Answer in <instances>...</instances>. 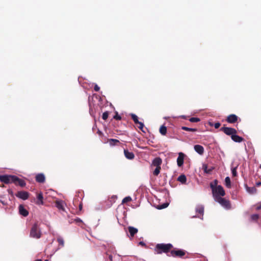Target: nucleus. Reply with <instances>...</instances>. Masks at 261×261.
Here are the masks:
<instances>
[{"instance_id": "31", "label": "nucleus", "mask_w": 261, "mask_h": 261, "mask_svg": "<svg viewBox=\"0 0 261 261\" xmlns=\"http://www.w3.org/2000/svg\"><path fill=\"white\" fill-rule=\"evenodd\" d=\"M169 205L168 203H164L163 204L158 205L157 208L159 210L163 209L167 207Z\"/></svg>"}, {"instance_id": "5", "label": "nucleus", "mask_w": 261, "mask_h": 261, "mask_svg": "<svg viewBox=\"0 0 261 261\" xmlns=\"http://www.w3.org/2000/svg\"><path fill=\"white\" fill-rule=\"evenodd\" d=\"M186 251L182 249H171L170 254H167V256L181 258L186 254Z\"/></svg>"}, {"instance_id": "30", "label": "nucleus", "mask_w": 261, "mask_h": 261, "mask_svg": "<svg viewBox=\"0 0 261 261\" xmlns=\"http://www.w3.org/2000/svg\"><path fill=\"white\" fill-rule=\"evenodd\" d=\"M189 121L192 123L198 122L200 121V119L197 117H191L189 119Z\"/></svg>"}, {"instance_id": "1", "label": "nucleus", "mask_w": 261, "mask_h": 261, "mask_svg": "<svg viewBox=\"0 0 261 261\" xmlns=\"http://www.w3.org/2000/svg\"><path fill=\"white\" fill-rule=\"evenodd\" d=\"M0 181L5 184H14L16 186L23 187L25 186V181L17 176L13 175H0Z\"/></svg>"}, {"instance_id": "25", "label": "nucleus", "mask_w": 261, "mask_h": 261, "mask_svg": "<svg viewBox=\"0 0 261 261\" xmlns=\"http://www.w3.org/2000/svg\"><path fill=\"white\" fill-rule=\"evenodd\" d=\"M202 168L206 173H211V172L213 170V168H208L207 166L206 165H203L202 166Z\"/></svg>"}, {"instance_id": "3", "label": "nucleus", "mask_w": 261, "mask_h": 261, "mask_svg": "<svg viewBox=\"0 0 261 261\" xmlns=\"http://www.w3.org/2000/svg\"><path fill=\"white\" fill-rule=\"evenodd\" d=\"M173 248L172 244L170 243L157 244L154 248V251L157 254H162L163 253L170 254L171 249Z\"/></svg>"}, {"instance_id": "8", "label": "nucleus", "mask_w": 261, "mask_h": 261, "mask_svg": "<svg viewBox=\"0 0 261 261\" xmlns=\"http://www.w3.org/2000/svg\"><path fill=\"white\" fill-rule=\"evenodd\" d=\"M16 196L22 200H26L29 197V193L26 191H19L16 194Z\"/></svg>"}, {"instance_id": "12", "label": "nucleus", "mask_w": 261, "mask_h": 261, "mask_svg": "<svg viewBox=\"0 0 261 261\" xmlns=\"http://www.w3.org/2000/svg\"><path fill=\"white\" fill-rule=\"evenodd\" d=\"M185 154L182 152L178 153V156L177 159V164L178 167H181L183 165Z\"/></svg>"}, {"instance_id": "29", "label": "nucleus", "mask_w": 261, "mask_h": 261, "mask_svg": "<svg viewBox=\"0 0 261 261\" xmlns=\"http://www.w3.org/2000/svg\"><path fill=\"white\" fill-rule=\"evenodd\" d=\"M132 200V198L130 196H127V197H125L122 200V204L125 203H127L128 202L131 201Z\"/></svg>"}, {"instance_id": "48", "label": "nucleus", "mask_w": 261, "mask_h": 261, "mask_svg": "<svg viewBox=\"0 0 261 261\" xmlns=\"http://www.w3.org/2000/svg\"><path fill=\"white\" fill-rule=\"evenodd\" d=\"M97 134H98V135H102V133L101 131H100L99 130H98L97 131Z\"/></svg>"}, {"instance_id": "17", "label": "nucleus", "mask_w": 261, "mask_h": 261, "mask_svg": "<svg viewBox=\"0 0 261 261\" xmlns=\"http://www.w3.org/2000/svg\"><path fill=\"white\" fill-rule=\"evenodd\" d=\"M194 150L196 152H197L198 154L202 155L204 153V148L202 146L200 145H195L194 146Z\"/></svg>"}, {"instance_id": "21", "label": "nucleus", "mask_w": 261, "mask_h": 261, "mask_svg": "<svg viewBox=\"0 0 261 261\" xmlns=\"http://www.w3.org/2000/svg\"><path fill=\"white\" fill-rule=\"evenodd\" d=\"M177 180L182 184H186L187 177L184 174H181L178 176Z\"/></svg>"}, {"instance_id": "24", "label": "nucleus", "mask_w": 261, "mask_h": 261, "mask_svg": "<svg viewBox=\"0 0 261 261\" xmlns=\"http://www.w3.org/2000/svg\"><path fill=\"white\" fill-rule=\"evenodd\" d=\"M181 129L186 131H190L195 132L197 131V129L195 128H190L187 126H181Z\"/></svg>"}, {"instance_id": "41", "label": "nucleus", "mask_w": 261, "mask_h": 261, "mask_svg": "<svg viewBox=\"0 0 261 261\" xmlns=\"http://www.w3.org/2000/svg\"><path fill=\"white\" fill-rule=\"evenodd\" d=\"M256 209L257 210H261V202L258 203L257 204V206H256Z\"/></svg>"}, {"instance_id": "9", "label": "nucleus", "mask_w": 261, "mask_h": 261, "mask_svg": "<svg viewBox=\"0 0 261 261\" xmlns=\"http://www.w3.org/2000/svg\"><path fill=\"white\" fill-rule=\"evenodd\" d=\"M239 117L235 114H230L228 115L226 121L229 123H234L237 122Z\"/></svg>"}, {"instance_id": "36", "label": "nucleus", "mask_w": 261, "mask_h": 261, "mask_svg": "<svg viewBox=\"0 0 261 261\" xmlns=\"http://www.w3.org/2000/svg\"><path fill=\"white\" fill-rule=\"evenodd\" d=\"M251 217L252 220L256 221L259 218V215L258 214H253L251 215Z\"/></svg>"}, {"instance_id": "32", "label": "nucleus", "mask_w": 261, "mask_h": 261, "mask_svg": "<svg viewBox=\"0 0 261 261\" xmlns=\"http://www.w3.org/2000/svg\"><path fill=\"white\" fill-rule=\"evenodd\" d=\"M161 167H157L153 171V174L155 176L159 175L160 172Z\"/></svg>"}, {"instance_id": "37", "label": "nucleus", "mask_w": 261, "mask_h": 261, "mask_svg": "<svg viewBox=\"0 0 261 261\" xmlns=\"http://www.w3.org/2000/svg\"><path fill=\"white\" fill-rule=\"evenodd\" d=\"M232 176L234 177H235L237 175V168H233L232 169Z\"/></svg>"}, {"instance_id": "46", "label": "nucleus", "mask_w": 261, "mask_h": 261, "mask_svg": "<svg viewBox=\"0 0 261 261\" xmlns=\"http://www.w3.org/2000/svg\"><path fill=\"white\" fill-rule=\"evenodd\" d=\"M75 221L76 222H82L81 219H80V218L75 219Z\"/></svg>"}, {"instance_id": "6", "label": "nucleus", "mask_w": 261, "mask_h": 261, "mask_svg": "<svg viewBox=\"0 0 261 261\" xmlns=\"http://www.w3.org/2000/svg\"><path fill=\"white\" fill-rule=\"evenodd\" d=\"M220 130L223 132L227 136L231 137L234 134H237V130L232 127L223 126L221 127Z\"/></svg>"}, {"instance_id": "40", "label": "nucleus", "mask_w": 261, "mask_h": 261, "mask_svg": "<svg viewBox=\"0 0 261 261\" xmlns=\"http://www.w3.org/2000/svg\"><path fill=\"white\" fill-rule=\"evenodd\" d=\"M100 89V88L98 87V86L97 85H95L94 87V90L96 91V92H98Z\"/></svg>"}, {"instance_id": "42", "label": "nucleus", "mask_w": 261, "mask_h": 261, "mask_svg": "<svg viewBox=\"0 0 261 261\" xmlns=\"http://www.w3.org/2000/svg\"><path fill=\"white\" fill-rule=\"evenodd\" d=\"M0 202L4 205H7V202L5 200H4L3 199H0Z\"/></svg>"}, {"instance_id": "23", "label": "nucleus", "mask_w": 261, "mask_h": 261, "mask_svg": "<svg viewBox=\"0 0 261 261\" xmlns=\"http://www.w3.org/2000/svg\"><path fill=\"white\" fill-rule=\"evenodd\" d=\"M160 133L162 135H165L167 133V127L165 125H162L160 128Z\"/></svg>"}, {"instance_id": "38", "label": "nucleus", "mask_w": 261, "mask_h": 261, "mask_svg": "<svg viewBox=\"0 0 261 261\" xmlns=\"http://www.w3.org/2000/svg\"><path fill=\"white\" fill-rule=\"evenodd\" d=\"M113 118L116 120H121V117L119 116L117 113L116 115L113 117Z\"/></svg>"}, {"instance_id": "19", "label": "nucleus", "mask_w": 261, "mask_h": 261, "mask_svg": "<svg viewBox=\"0 0 261 261\" xmlns=\"http://www.w3.org/2000/svg\"><path fill=\"white\" fill-rule=\"evenodd\" d=\"M231 139L235 142L240 143L244 141V138L234 134L231 137Z\"/></svg>"}, {"instance_id": "15", "label": "nucleus", "mask_w": 261, "mask_h": 261, "mask_svg": "<svg viewBox=\"0 0 261 261\" xmlns=\"http://www.w3.org/2000/svg\"><path fill=\"white\" fill-rule=\"evenodd\" d=\"M19 213L21 215L24 217H27L29 215V212L24 207L23 205H20L19 206Z\"/></svg>"}, {"instance_id": "45", "label": "nucleus", "mask_w": 261, "mask_h": 261, "mask_svg": "<svg viewBox=\"0 0 261 261\" xmlns=\"http://www.w3.org/2000/svg\"><path fill=\"white\" fill-rule=\"evenodd\" d=\"M261 186V181L260 182H257L256 183V186L257 187H259Z\"/></svg>"}, {"instance_id": "14", "label": "nucleus", "mask_w": 261, "mask_h": 261, "mask_svg": "<svg viewBox=\"0 0 261 261\" xmlns=\"http://www.w3.org/2000/svg\"><path fill=\"white\" fill-rule=\"evenodd\" d=\"M127 229L130 234V238H133L135 234H136L138 231L137 228L133 226H128L127 227Z\"/></svg>"}, {"instance_id": "43", "label": "nucleus", "mask_w": 261, "mask_h": 261, "mask_svg": "<svg viewBox=\"0 0 261 261\" xmlns=\"http://www.w3.org/2000/svg\"><path fill=\"white\" fill-rule=\"evenodd\" d=\"M82 208H83L82 203H80V204H79V210L80 211H82Z\"/></svg>"}, {"instance_id": "33", "label": "nucleus", "mask_w": 261, "mask_h": 261, "mask_svg": "<svg viewBox=\"0 0 261 261\" xmlns=\"http://www.w3.org/2000/svg\"><path fill=\"white\" fill-rule=\"evenodd\" d=\"M57 241L59 243V244L61 245L62 246H63L64 245V241L63 238L61 237H59L57 239Z\"/></svg>"}, {"instance_id": "7", "label": "nucleus", "mask_w": 261, "mask_h": 261, "mask_svg": "<svg viewBox=\"0 0 261 261\" xmlns=\"http://www.w3.org/2000/svg\"><path fill=\"white\" fill-rule=\"evenodd\" d=\"M216 201L220 203L222 206L226 209H230L231 208V204L230 201L222 197L215 200Z\"/></svg>"}, {"instance_id": "4", "label": "nucleus", "mask_w": 261, "mask_h": 261, "mask_svg": "<svg viewBox=\"0 0 261 261\" xmlns=\"http://www.w3.org/2000/svg\"><path fill=\"white\" fill-rule=\"evenodd\" d=\"M42 233L40 228V224L38 221L36 222L32 226L30 237L38 239L41 238Z\"/></svg>"}, {"instance_id": "49", "label": "nucleus", "mask_w": 261, "mask_h": 261, "mask_svg": "<svg viewBox=\"0 0 261 261\" xmlns=\"http://www.w3.org/2000/svg\"><path fill=\"white\" fill-rule=\"evenodd\" d=\"M209 125L211 126H214V124H213L212 122H209Z\"/></svg>"}, {"instance_id": "27", "label": "nucleus", "mask_w": 261, "mask_h": 261, "mask_svg": "<svg viewBox=\"0 0 261 261\" xmlns=\"http://www.w3.org/2000/svg\"><path fill=\"white\" fill-rule=\"evenodd\" d=\"M225 185L227 188H230L231 186V181L229 177H226L225 179Z\"/></svg>"}, {"instance_id": "16", "label": "nucleus", "mask_w": 261, "mask_h": 261, "mask_svg": "<svg viewBox=\"0 0 261 261\" xmlns=\"http://www.w3.org/2000/svg\"><path fill=\"white\" fill-rule=\"evenodd\" d=\"M43 194L41 192L38 193L37 196V200L35 203L37 205H43L44 204Z\"/></svg>"}, {"instance_id": "13", "label": "nucleus", "mask_w": 261, "mask_h": 261, "mask_svg": "<svg viewBox=\"0 0 261 261\" xmlns=\"http://www.w3.org/2000/svg\"><path fill=\"white\" fill-rule=\"evenodd\" d=\"M35 180L39 183H44L45 181V176L43 173H38L35 176Z\"/></svg>"}, {"instance_id": "34", "label": "nucleus", "mask_w": 261, "mask_h": 261, "mask_svg": "<svg viewBox=\"0 0 261 261\" xmlns=\"http://www.w3.org/2000/svg\"><path fill=\"white\" fill-rule=\"evenodd\" d=\"M109 114V112H108V111L105 112L102 114V119H103L104 120H107Z\"/></svg>"}, {"instance_id": "55", "label": "nucleus", "mask_w": 261, "mask_h": 261, "mask_svg": "<svg viewBox=\"0 0 261 261\" xmlns=\"http://www.w3.org/2000/svg\"><path fill=\"white\" fill-rule=\"evenodd\" d=\"M260 168L261 169V165H260Z\"/></svg>"}, {"instance_id": "10", "label": "nucleus", "mask_w": 261, "mask_h": 261, "mask_svg": "<svg viewBox=\"0 0 261 261\" xmlns=\"http://www.w3.org/2000/svg\"><path fill=\"white\" fill-rule=\"evenodd\" d=\"M103 142L109 143L111 146L119 145L120 144V141L115 139H106Z\"/></svg>"}, {"instance_id": "18", "label": "nucleus", "mask_w": 261, "mask_h": 261, "mask_svg": "<svg viewBox=\"0 0 261 261\" xmlns=\"http://www.w3.org/2000/svg\"><path fill=\"white\" fill-rule=\"evenodd\" d=\"M124 154L126 158L129 160H133L135 158V155L133 152H130L127 149L124 150Z\"/></svg>"}, {"instance_id": "39", "label": "nucleus", "mask_w": 261, "mask_h": 261, "mask_svg": "<svg viewBox=\"0 0 261 261\" xmlns=\"http://www.w3.org/2000/svg\"><path fill=\"white\" fill-rule=\"evenodd\" d=\"M220 125H221V124L219 122L215 123L214 125L215 128L216 129L218 128L220 126Z\"/></svg>"}, {"instance_id": "11", "label": "nucleus", "mask_w": 261, "mask_h": 261, "mask_svg": "<svg viewBox=\"0 0 261 261\" xmlns=\"http://www.w3.org/2000/svg\"><path fill=\"white\" fill-rule=\"evenodd\" d=\"M55 206L58 208L59 211L65 212L64 208L65 203L62 200H56L55 202Z\"/></svg>"}, {"instance_id": "52", "label": "nucleus", "mask_w": 261, "mask_h": 261, "mask_svg": "<svg viewBox=\"0 0 261 261\" xmlns=\"http://www.w3.org/2000/svg\"><path fill=\"white\" fill-rule=\"evenodd\" d=\"M9 193H12V191H10L9 190Z\"/></svg>"}, {"instance_id": "20", "label": "nucleus", "mask_w": 261, "mask_h": 261, "mask_svg": "<svg viewBox=\"0 0 261 261\" xmlns=\"http://www.w3.org/2000/svg\"><path fill=\"white\" fill-rule=\"evenodd\" d=\"M162 161L160 158H155L152 161V165L154 166L161 167V165L162 164Z\"/></svg>"}, {"instance_id": "22", "label": "nucleus", "mask_w": 261, "mask_h": 261, "mask_svg": "<svg viewBox=\"0 0 261 261\" xmlns=\"http://www.w3.org/2000/svg\"><path fill=\"white\" fill-rule=\"evenodd\" d=\"M196 211L197 213L203 216L204 213V207L202 205L198 206Z\"/></svg>"}, {"instance_id": "51", "label": "nucleus", "mask_w": 261, "mask_h": 261, "mask_svg": "<svg viewBox=\"0 0 261 261\" xmlns=\"http://www.w3.org/2000/svg\"><path fill=\"white\" fill-rule=\"evenodd\" d=\"M35 261H41V259H36Z\"/></svg>"}, {"instance_id": "54", "label": "nucleus", "mask_w": 261, "mask_h": 261, "mask_svg": "<svg viewBox=\"0 0 261 261\" xmlns=\"http://www.w3.org/2000/svg\"><path fill=\"white\" fill-rule=\"evenodd\" d=\"M9 193H12V191H10L9 190Z\"/></svg>"}, {"instance_id": "26", "label": "nucleus", "mask_w": 261, "mask_h": 261, "mask_svg": "<svg viewBox=\"0 0 261 261\" xmlns=\"http://www.w3.org/2000/svg\"><path fill=\"white\" fill-rule=\"evenodd\" d=\"M130 116L132 119L133 120L135 124H137L140 122L138 120V117L136 115L132 114Z\"/></svg>"}, {"instance_id": "50", "label": "nucleus", "mask_w": 261, "mask_h": 261, "mask_svg": "<svg viewBox=\"0 0 261 261\" xmlns=\"http://www.w3.org/2000/svg\"><path fill=\"white\" fill-rule=\"evenodd\" d=\"M182 118H185H185H186V116H182Z\"/></svg>"}, {"instance_id": "47", "label": "nucleus", "mask_w": 261, "mask_h": 261, "mask_svg": "<svg viewBox=\"0 0 261 261\" xmlns=\"http://www.w3.org/2000/svg\"><path fill=\"white\" fill-rule=\"evenodd\" d=\"M139 244L143 246H145V244L143 242H140Z\"/></svg>"}, {"instance_id": "53", "label": "nucleus", "mask_w": 261, "mask_h": 261, "mask_svg": "<svg viewBox=\"0 0 261 261\" xmlns=\"http://www.w3.org/2000/svg\"><path fill=\"white\" fill-rule=\"evenodd\" d=\"M9 193H12V191H10L9 190Z\"/></svg>"}, {"instance_id": "28", "label": "nucleus", "mask_w": 261, "mask_h": 261, "mask_svg": "<svg viewBox=\"0 0 261 261\" xmlns=\"http://www.w3.org/2000/svg\"><path fill=\"white\" fill-rule=\"evenodd\" d=\"M247 190L248 192L251 194L255 193L256 192V189L255 187H247Z\"/></svg>"}, {"instance_id": "44", "label": "nucleus", "mask_w": 261, "mask_h": 261, "mask_svg": "<svg viewBox=\"0 0 261 261\" xmlns=\"http://www.w3.org/2000/svg\"><path fill=\"white\" fill-rule=\"evenodd\" d=\"M109 259L110 261H113V256L111 254L109 255Z\"/></svg>"}, {"instance_id": "35", "label": "nucleus", "mask_w": 261, "mask_h": 261, "mask_svg": "<svg viewBox=\"0 0 261 261\" xmlns=\"http://www.w3.org/2000/svg\"><path fill=\"white\" fill-rule=\"evenodd\" d=\"M137 124H139L138 128L141 130H142L143 132L145 133V131L143 130V128H144V125L143 123H142L141 122H139Z\"/></svg>"}, {"instance_id": "2", "label": "nucleus", "mask_w": 261, "mask_h": 261, "mask_svg": "<svg viewBox=\"0 0 261 261\" xmlns=\"http://www.w3.org/2000/svg\"><path fill=\"white\" fill-rule=\"evenodd\" d=\"M218 182L217 179H215L210 184V188L212 189L213 196L215 200L225 195L223 188L221 185H218Z\"/></svg>"}]
</instances>
